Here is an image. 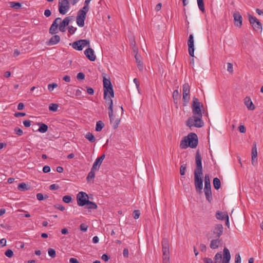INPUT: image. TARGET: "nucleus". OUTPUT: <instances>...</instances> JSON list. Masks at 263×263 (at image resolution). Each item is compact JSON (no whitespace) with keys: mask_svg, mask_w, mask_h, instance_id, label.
I'll return each mask as SVG.
<instances>
[{"mask_svg":"<svg viewBox=\"0 0 263 263\" xmlns=\"http://www.w3.org/2000/svg\"><path fill=\"white\" fill-rule=\"evenodd\" d=\"M222 258V254H221V252L217 253L214 256V260H215V262H220L221 261Z\"/></svg>","mask_w":263,"mask_h":263,"instance_id":"58836bf2","label":"nucleus"},{"mask_svg":"<svg viewBox=\"0 0 263 263\" xmlns=\"http://www.w3.org/2000/svg\"><path fill=\"white\" fill-rule=\"evenodd\" d=\"M71 20L70 16L66 17L59 25V30L61 32L65 31V27L68 26Z\"/></svg>","mask_w":263,"mask_h":263,"instance_id":"aec40b11","label":"nucleus"},{"mask_svg":"<svg viewBox=\"0 0 263 263\" xmlns=\"http://www.w3.org/2000/svg\"><path fill=\"white\" fill-rule=\"evenodd\" d=\"M37 125L39 126V128L38 129L39 132L44 133L48 130V127L46 124L39 122L37 123Z\"/></svg>","mask_w":263,"mask_h":263,"instance_id":"bb28decb","label":"nucleus"},{"mask_svg":"<svg viewBox=\"0 0 263 263\" xmlns=\"http://www.w3.org/2000/svg\"><path fill=\"white\" fill-rule=\"evenodd\" d=\"M199 9L202 12H204V5L203 0H197Z\"/></svg>","mask_w":263,"mask_h":263,"instance_id":"4c0bfd02","label":"nucleus"},{"mask_svg":"<svg viewBox=\"0 0 263 263\" xmlns=\"http://www.w3.org/2000/svg\"><path fill=\"white\" fill-rule=\"evenodd\" d=\"M24 125L26 127H29L31 125V121L30 120H25L23 121Z\"/></svg>","mask_w":263,"mask_h":263,"instance_id":"e2e57ef3","label":"nucleus"},{"mask_svg":"<svg viewBox=\"0 0 263 263\" xmlns=\"http://www.w3.org/2000/svg\"><path fill=\"white\" fill-rule=\"evenodd\" d=\"M128 254H129V252H128V249L127 248H125L123 250V256L125 258H127L128 257Z\"/></svg>","mask_w":263,"mask_h":263,"instance_id":"0e129e2a","label":"nucleus"},{"mask_svg":"<svg viewBox=\"0 0 263 263\" xmlns=\"http://www.w3.org/2000/svg\"><path fill=\"white\" fill-rule=\"evenodd\" d=\"M105 158V155H102L101 157L98 158L93 164V169H99V167L101 163H102L103 160Z\"/></svg>","mask_w":263,"mask_h":263,"instance_id":"a878e982","label":"nucleus"},{"mask_svg":"<svg viewBox=\"0 0 263 263\" xmlns=\"http://www.w3.org/2000/svg\"><path fill=\"white\" fill-rule=\"evenodd\" d=\"M161 243L163 263H170V246L168 240L167 238H163Z\"/></svg>","mask_w":263,"mask_h":263,"instance_id":"20e7f679","label":"nucleus"},{"mask_svg":"<svg viewBox=\"0 0 263 263\" xmlns=\"http://www.w3.org/2000/svg\"><path fill=\"white\" fill-rule=\"evenodd\" d=\"M54 208L57 209H59L61 211H63L65 210V208L62 205L60 204H56L54 205Z\"/></svg>","mask_w":263,"mask_h":263,"instance_id":"052dcab7","label":"nucleus"},{"mask_svg":"<svg viewBox=\"0 0 263 263\" xmlns=\"http://www.w3.org/2000/svg\"><path fill=\"white\" fill-rule=\"evenodd\" d=\"M212 239L210 242V247L212 249H215L218 248L221 243V240L219 238H215Z\"/></svg>","mask_w":263,"mask_h":263,"instance_id":"393cba45","label":"nucleus"},{"mask_svg":"<svg viewBox=\"0 0 263 263\" xmlns=\"http://www.w3.org/2000/svg\"><path fill=\"white\" fill-rule=\"evenodd\" d=\"M183 101L188 103L190 100V86L188 83L183 85Z\"/></svg>","mask_w":263,"mask_h":263,"instance_id":"ddd939ff","label":"nucleus"},{"mask_svg":"<svg viewBox=\"0 0 263 263\" xmlns=\"http://www.w3.org/2000/svg\"><path fill=\"white\" fill-rule=\"evenodd\" d=\"M43 171L45 173H47L50 171V167L48 165H46L43 167Z\"/></svg>","mask_w":263,"mask_h":263,"instance_id":"680f3d73","label":"nucleus"},{"mask_svg":"<svg viewBox=\"0 0 263 263\" xmlns=\"http://www.w3.org/2000/svg\"><path fill=\"white\" fill-rule=\"evenodd\" d=\"M233 16L234 17V25L236 27L240 28L242 26V17L240 13L236 11L233 13Z\"/></svg>","mask_w":263,"mask_h":263,"instance_id":"f3484780","label":"nucleus"},{"mask_svg":"<svg viewBox=\"0 0 263 263\" xmlns=\"http://www.w3.org/2000/svg\"><path fill=\"white\" fill-rule=\"evenodd\" d=\"M58 85L57 83H52L51 84H49L48 85V89L49 91H51L53 90L54 88L58 87Z\"/></svg>","mask_w":263,"mask_h":263,"instance_id":"de8ad7c7","label":"nucleus"},{"mask_svg":"<svg viewBox=\"0 0 263 263\" xmlns=\"http://www.w3.org/2000/svg\"><path fill=\"white\" fill-rule=\"evenodd\" d=\"M226 216H228L227 213L221 212L218 211L216 213V217L217 219L223 220L226 218Z\"/></svg>","mask_w":263,"mask_h":263,"instance_id":"c85d7f7f","label":"nucleus"},{"mask_svg":"<svg viewBox=\"0 0 263 263\" xmlns=\"http://www.w3.org/2000/svg\"><path fill=\"white\" fill-rule=\"evenodd\" d=\"M188 46H189V54L194 57V37L193 34H190L189 37L188 42Z\"/></svg>","mask_w":263,"mask_h":263,"instance_id":"a211bd4d","label":"nucleus"},{"mask_svg":"<svg viewBox=\"0 0 263 263\" xmlns=\"http://www.w3.org/2000/svg\"><path fill=\"white\" fill-rule=\"evenodd\" d=\"M249 22L254 30L256 31L262 30V25L261 23L255 17L249 15Z\"/></svg>","mask_w":263,"mask_h":263,"instance_id":"9d476101","label":"nucleus"},{"mask_svg":"<svg viewBox=\"0 0 263 263\" xmlns=\"http://www.w3.org/2000/svg\"><path fill=\"white\" fill-rule=\"evenodd\" d=\"M17 189L22 191L28 190V188L27 187V185L25 183H20L18 185Z\"/></svg>","mask_w":263,"mask_h":263,"instance_id":"a19ab883","label":"nucleus"},{"mask_svg":"<svg viewBox=\"0 0 263 263\" xmlns=\"http://www.w3.org/2000/svg\"><path fill=\"white\" fill-rule=\"evenodd\" d=\"M227 70L230 73H232L233 71V65L231 63H228L227 64Z\"/></svg>","mask_w":263,"mask_h":263,"instance_id":"5fc2aeb1","label":"nucleus"},{"mask_svg":"<svg viewBox=\"0 0 263 263\" xmlns=\"http://www.w3.org/2000/svg\"><path fill=\"white\" fill-rule=\"evenodd\" d=\"M202 117L198 116H193L188 118L186 121L185 124L187 126L191 128L192 127L200 128L204 125V122L202 120Z\"/></svg>","mask_w":263,"mask_h":263,"instance_id":"f03ea898","label":"nucleus"},{"mask_svg":"<svg viewBox=\"0 0 263 263\" xmlns=\"http://www.w3.org/2000/svg\"><path fill=\"white\" fill-rule=\"evenodd\" d=\"M104 123L101 120L98 121V122H97V123H96V130L97 132H100L102 129V128L104 127Z\"/></svg>","mask_w":263,"mask_h":263,"instance_id":"72a5a7b5","label":"nucleus"},{"mask_svg":"<svg viewBox=\"0 0 263 263\" xmlns=\"http://www.w3.org/2000/svg\"><path fill=\"white\" fill-rule=\"evenodd\" d=\"M60 41V37L58 35L52 36L49 41L46 42L47 45H53L58 43Z\"/></svg>","mask_w":263,"mask_h":263,"instance_id":"b1692460","label":"nucleus"},{"mask_svg":"<svg viewBox=\"0 0 263 263\" xmlns=\"http://www.w3.org/2000/svg\"><path fill=\"white\" fill-rule=\"evenodd\" d=\"M186 165H182L180 168V173L181 175H184L186 171Z\"/></svg>","mask_w":263,"mask_h":263,"instance_id":"603ef678","label":"nucleus"},{"mask_svg":"<svg viewBox=\"0 0 263 263\" xmlns=\"http://www.w3.org/2000/svg\"><path fill=\"white\" fill-rule=\"evenodd\" d=\"M103 87L104 91H109V93H110L112 96L114 95V89L110 81L105 77H103Z\"/></svg>","mask_w":263,"mask_h":263,"instance_id":"9b49d317","label":"nucleus"},{"mask_svg":"<svg viewBox=\"0 0 263 263\" xmlns=\"http://www.w3.org/2000/svg\"><path fill=\"white\" fill-rule=\"evenodd\" d=\"M80 230L82 231H83V232H86L87 230V228H88V226L84 224V223H82L81 225H80Z\"/></svg>","mask_w":263,"mask_h":263,"instance_id":"bf43d9fd","label":"nucleus"},{"mask_svg":"<svg viewBox=\"0 0 263 263\" xmlns=\"http://www.w3.org/2000/svg\"><path fill=\"white\" fill-rule=\"evenodd\" d=\"M58 6L60 13L64 15L70 8L69 1L68 0H59Z\"/></svg>","mask_w":263,"mask_h":263,"instance_id":"6e6552de","label":"nucleus"},{"mask_svg":"<svg viewBox=\"0 0 263 263\" xmlns=\"http://www.w3.org/2000/svg\"><path fill=\"white\" fill-rule=\"evenodd\" d=\"M235 263H240L241 262V257L240 254L237 253L235 255Z\"/></svg>","mask_w":263,"mask_h":263,"instance_id":"4d7b16f0","label":"nucleus"},{"mask_svg":"<svg viewBox=\"0 0 263 263\" xmlns=\"http://www.w3.org/2000/svg\"><path fill=\"white\" fill-rule=\"evenodd\" d=\"M114 97V95L112 96L110 93H109V91H104V99L105 100V103L108 106V115L111 123H112L114 121L113 101L111 99V98Z\"/></svg>","mask_w":263,"mask_h":263,"instance_id":"7ed1b4c3","label":"nucleus"},{"mask_svg":"<svg viewBox=\"0 0 263 263\" xmlns=\"http://www.w3.org/2000/svg\"><path fill=\"white\" fill-rule=\"evenodd\" d=\"M194 185L196 192L201 193L203 189V180L202 178V174H198L194 172Z\"/></svg>","mask_w":263,"mask_h":263,"instance_id":"423d86ee","label":"nucleus"},{"mask_svg":"<svg viewBox=\"0 0 263 263\" xmlns=\"http://www.w3.org/2000/svg\"><path fill=\"white\" fill-rule=\"evenodd\" d=\"M48 254L51 258H54L56 256L55 251L52 248H49L48 250Z\"/></svg>","mask_w":263,"mask_h":263,"instance_id":"37998d69","label":"nucleus"},{"mask_svg":"<svg viewBox=\"0 0 263 263\" xmlns=\"http://www.w3.org/2000/svg\"><path fill=\"white\" fill-rule=\"evenodd\" d=\"M81 46L83 48L85 46H89V41L87 40H80Z\"/></svg>","mask_w":263,"mask_h":263,"instance_id":"79ce46f5","label":"nucleus"},{"mask_svg":"<svg viewBox=\"0 0 263 263\" xmlns=\"http://www.w3.org/2000/svg\"><path fill=\"white\" fill-rule=\"evenodd\" d=\"M195 161L196 168L195 169L194 172L198 173V174H202V158L199 151L196 152Z\"/></svg>","mask_w":263,"mask_h":263,"instance_id":"1a4fd4ad","label":"nucleus"},{"mask_svg":"<svg viewBox=\"0 0 263 263\" xmlns=\"http://www.w3.org/2000/svg\"><path fill=\"white\" fill-rule=\"evenodd\" d=\"M203 260L204 263H214L212 259L210 258H204Z\"/></svg>","mask_w":263,"mask_h":263,"instance_id":"774afa93","label":"nucleus"},{"mask_svg":"<svg viewBox=\"0 0 263 263\" xmlns=\"http://www.w3.org/2000/svg\"><path fill=\"white\" fill-rule=\"evenodd\" d=\"M77 200L78 204L80 206L85 205L88 201V195L83 192H79L77 196Z\"/></svg>","mask_w":263,"mask_h":263,"instance_id":"0eeeda50","label":"nucleus"},{"mask_svg":"<svg viewBox=\"0 0 263 263\" xmlns=\"http://www.w3.org/2000/svg\"><path fill=\"white\" fill-rule=\"evenodd\" d=\"M86 15L83 11H78L77 16V23L79 27H82L84 26V21Z\"/></svg>","mask_w":263,"mask_h":263,"instance_id":"2eb2a0df","label":"nucleus"},{"mask_svg":"<svg viewBox=\"0 0 263 263\" xmlns=\"http://www.w3.org/2000/svg\"><path fill=\"white\" fill-rule=\"evenodd\" d=\"M204 192L206 200L209 202H211L212 200V195L211 189H208V190L204 189Z\"/></svg>","mask_w":263,"mask_h":263,"instance_id":"cd10ccee","label":"nucleus"},{"mask_svg":"<svg viewBox=\"0 0 263 263\" xmlns=\"http://www.w3.org/2000/svg\"><path fill=\"white\" fill-rule=\"evenodd\" d=\"M89 5H86L85 3H84V7L81 9H80L79 11H83V12H84L85 14L86 15L87 13L89 11Z\"/></svg>","mask_w":263,"mask_h":263,"instance_id":"09e8293b","label":"nucleus"},{"mask_svg":"<svg viewBox=\"0 0 263 263\" xmlns=\"http://www.w3.org/2000/svg\"><path fill=\"white\" fill-rule=\"evenodd\" d=\"M85 138H86L88 140H89L90 142H95L96 141V139L95 136L90 132L87 133L85 136Z\"/></svg>","mask_w":263,"mask_h":263,"instance_id":"f704fd0d","label":"nucleus"},{"mask_svg":"<svg viewBox=\"0 0 263 263\" xmlns=\"http://www.w3.org/2000/svg\"><path fill=\"white\" fill-rule=\"evenodd\" d=\"M72 47L77 50H82V48L81 46L80 40L74 42L72 44Z\"/></svg>","mask_w":263,"mask_h":263,"instance_id":"2f4dec72","label":"nucleus"},{"mask_svg":"<svg viewBox=\"0 0 263 263\" xmlns=\"http://www.w3.org/2000/svg\"><path fill=\"white\" fill-rule=\"evenodd\" d=\"M49 189L51 190H58L59 189V185L55 184H52L50 185Z\"/></svg>","mask_w":263,"mask_h":263,"instance_id":"338daca9","label":"nucleus"},{"mask_svg":"<svg viewBox=\"0 0 263 263\" xmlns=\"http://www.w3.org/2000/svg\"><path fill=\"white\" fill-rule=\"evenodd\" d=\"M10 6L15 9H18L21 7V4L18 2H11L9 3Z\"/></svg>","mask_w":263,"mask_h":263,"instance_id":"c9c22d12","label":"nucleus"},{"mask_svg":"<svg viewBox=\"0 0 263 263\" xmlns=\"http://www.w3.org/2000/svg\"><path fill=\"white\" fill-rule=\"evenodd\" d=\"M223 231V227L221 224H215L212 233L214 238H220L222 235Z\"/></svg>","mask_w":263,"mask_h":263,"instance_id":"f8f14e48","label":"nucleus"},{"mask_svg":"<svg viewBox=\"0 0 263 263\" xmlns=\"http://www.w3.org/2000/svg\"><path fill=\"white\" fill-rule=\"evenodd\" d=\"M77 28H74L72 26H70L68 27V32L70 34H73L76 31Z\"/></svg>","mask_w":263,"mask_h":263,"instance_id":"13d9d810","label":"nucleus"},{"mask_svg":"<svg viewBox=\"0 0 263 263\" xmlns=\"http://www.w3.org/2000/svg\"><path fill=\"white\" fill-rule=\"evenodd\" d=\"M86 15L83 11H78L77 16V23L79 27H82L84 26V21Z\"/></svg>","mask_w":263,"mask_h":263,"instance_id":"4468645a","label":"nucleus"},{"mask_svg":"<svg viewBox=\"0 0 263 263\" xmlns=\"http://www.w3.org/2000/svg\"><path fill=\"white\" fill-rule=\"evenodd\" d=\"M173 97L174 101L180 99V95L178 90H175L173 93Z\"/></svg>","mask_w":263,"mask_h":263,"instance_id":"ea45409f","label":"nucleus"},{"mask_svg":"<svg viewBox=\"0 0 263 263\" xmlns=\"http://www.w3.org/2000/svg\"><path fill=\"white\" fill-rule=\"evenodd\" d=\"M251 159L252 164L253 165H255L257 163V150L256 147V143H253V147L251 152Z\"/></svg>","mask_w":263,"mask_h":263,"instance_id":"dca6fc26","label":"nucleus"},{"mask_svg":"<svg viewBox=\"0 0 263 263\" xmlns=\"http://www.w3.org/2000/svg\"><path fill=\"white\" fill-rule=\"evenodd\" d=\"M61 20V18L60 17H58L53 21L49 29V33L50 34H54L57 33L58 23Z\"/></svg>","mask_w":263,"mask_h":263,"instance_id":"6ab92c4d","label":"nucleus"},{"mask_svg":"<svg viewBox=\"0 0 263 263\" xmlns=\"http://www.w3.org/2000/svg\"><path fill=\"white\" fill-rule=\"evenodd\" d=\"M98 170V169H93V167H92L90 172L88 173V175L87 177V180L88 181H89L90 179L95 178V171Z\"/></svg>","mask_w":263,"mask_h":263,"instance_id":"7c9ffc66","label":"nucleus"},{"mask_svg":"<svg viewBox=\"0 0 263 263\" xmlns=\"http://www.w3.org/2000/svg\"><path fill=\"white\" fill-rule=\"evenodd\" d=\"M14 133L18 136H22L23 134V130L18 127H16L14 129Z\"/></svg>","mask_w":263,"mask_h":263,"instance_id":"3c124183","label":"nucleus"},{"mask_svg":"<svg viewBox=\"0 0 263 263\" xmlns=\"http://www.w3.org/2000/svg\"><path fill=\"white\" fill-rule=\"evenodd\" d=\"M77 78L79 80H84L85 78V74L83 72H79L78 73Z\"/></svg>","mask_w":263,"mask_h":263,"instance_id":"6e6d98bb","label":"nucleus"},{"mask_svg":"<svg viewBox=\"0 0 263 263\" xmlns=\"http://www.w3.org/2000/svg\"><path fill=\"white\" fill-rule=\"evenodd\" d=\"M72 200V198L69 195H65L63 197V201L66 203H70Z\"/></svg>","mask_w":263,"mask_h":263,"instance_id":"49530a36","label":"nucleus"},{"mask_svg":"<svg viewBox=\"0 0 263 263\" xmlns=\"http://www.w3.org/2000/svg\"><path fill=\"white\" fill-rule=\"evenodd\" d=\"M84 54L86 57L91 61H95L96 59V57L94 54V51L91 48L86 49L84 51Z\"/></svg>","mask_w":263,"mask_h":263,"instance_id":"412c9836","label":"nucleus"},{"mask_svg":"<svg viewBox=\"0 0 263 263\" xmlns=\"http://www.w3.org/2000/svg\"><path fill=\"white\" fill-rule=\"evenodd\" d=\"M36 198L37 200L41 201L43 200L44 199H47L48 198V195H45V196L42 194V193H37L36 194Z\"/></svg>","mask_w":263,"mask_h":263,"instance_id":"a18cd8bd","label":"nucleus"},{"mask_svg":"<svg viewBox=\"0 0 263 263\" xmlns=\"http://www.w3.org/2000/svg\"><path fill=\"white\" fill-rule=\"evenodd\" d=\"M58 105L57 104L51 103L49 106V109L51 111H56L58 109Z\"/></svg>","mask_w":263,"mask_h":263,"instance_id":"c03bdc74","label":"nucleus"},{"mask_svg":"<svg viewBox=\"0 0 263 263\" xmlns=\"http://www.w3.org/2000/svg\"><path fill=\"white\" fill-rule=\"evenodd\" d=\"M5 255L9 257V258H11L13 256V252L12 251V250L11 249H8L5 252Z\"/></svg>","mask_w":263,"mask_h":263,"instance_id":"8fccbe9b","label":"nucleus"},{"mask_svg":"<svg viewBox=\"0 0 263 263\" xmlns=\"http://www.w3.org/2000/svg\"><path fill=\"white\" fill-rule=\"evenodd\" d=\"M198 144L197 135L194 133H190L187 136L184 137L181 140L180 147L181 149H186L188 147L195 148Z\"/></svg>","mask_w":263,"mask_h":263,"instance_id":"f257e3e1","label":"nucleus"},{"mask_svg":"<svg viewBox=\"0 0 263 263\" xmlns=\"http://www.w3.org/2000/svg\"><path fill=\"white\" fill-rule=\"evenodd\" d=\"M133 216L134 217L135 219H138L139 216H140V211L139 210H135L134 212H133Z\"/></svg>","mask_w":263,"mask_h":263,"instance_id":"864d4df0","label":"nucleus"},{"mask_svg":"<svg viewBox=\"0 0 263 263\" xmlns=\"http://www.w3.org/2000/svg\"><path fill=\"white\" fill-rule=\"evenodd\" d=\"M238 130L240 133H245L246 132V127L243 125H241L238 127Z\"/></svg>","mask_w":263,"mask_h":263,"instance_id":"69168bd1","label":"nucleus"},{"mask_svg":"<svg viewBox=\"0 0 263 263\" xmlns=\"http://www.w3.org/2000/svg\"><path fill=\"white\" fill-rule=\"evenodd\" d=\"M223 258L222 263H229L231 259V254L229 249L225 247L223 250Z\"/></svg>","mask_w":263,"mask_h":263,"instance_id":"4be33fe9","label":"nucleus"},{"mask_svg":"<svg viewBox=\"0 0 263 263\" xmlns=\"http://www.w3.org/2000/svg\"><path fill=\"white\" fill-rule=\"evenodd\" d=\"M87 203L86 204L88 209H96L97 208V205L89 200L87 201Z\"/></svg>","mask_w":263,"mask_h":263,"instance_id":"e433bc0d","label":"nucleus"},{"mask_svg":"<svg viewBox=\"0 0 263 263\" xmlns=\"http://www.w3.org/2000/svg\"><path fill=\"white\" fill-rule=\"evenodd\" d=\"M213 185L216 190H218L221 186L220 180L218 178H214L213 179Z\"/></svg>","mask_w":263,"mask_h":263,"instance_id":"473e14b6","label":"nucleus"},{"mask_svg":"<svg viewBox=\"0 0 263 263\" xmlns=\"http://www.w3.org/2000/svg\"><path fill=\"white\" fill-rule=\"evenodd\" d=\"M201 107H203V105L199 101L198 99L194 98L192 104V113L194 116L202 117Z\"/></svg>","mask_w":263,"mask_h":263,"instance_id":"39448f33","label":"nucleus"},{"mask_svg":"<svg viewBox=\"0 0 263 263\" xmlns=\"http://www.w3.org/2000/svg\"><path fill=\"white\" fill-rule=\"evenodd\" d=\"M244 103L249 110H253L255 109V105L253 104L250 97H246L244 99Z\"/></svg>","mask_w":263,"mask_h":263,"instance_id":"5701e85b","label":"nucleus"},{"mask_svg":"<svg viewBox=\"0 0 263 263\" xmlns=\"http://www.w3.org/2000/svg\"><path fill=\"white\" fill-rule=\"evenodd\" d=\"M208 189H211V185L209 175L206 174L204 176V189L208 190Z\"/></svg>","mask_w":263,"mask_h":263,"instance_id":"c756f323","label":"nucleus"}]
</instances>
